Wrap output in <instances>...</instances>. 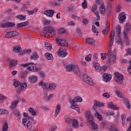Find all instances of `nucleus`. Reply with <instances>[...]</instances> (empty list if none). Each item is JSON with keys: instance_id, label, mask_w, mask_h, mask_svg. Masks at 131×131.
<instances>
[{"instance_id": "obj_9", "label": "nucleus", "mask_w": 131, "mask_h": 131, "mask_svg": "<svg viewBox=\"0 0 131 131\" xmlns=\"http://www.w3.org/2000/svg\"><path fill=\"white\" fill-rule=\"evenodd\" d=\"M38 85H39V86L42 87L43 91H49V83H46L43 81H41V82H39Z\"/></svg>"}, {"instance_id": "obj_60", "label": "nucleus", "mask_w": 131, "mask_h": 131, "mask_svg": "<svg viewBox=\"0 0 131 131\" xmlns=\"http://www.w3.org/2000/svg\"><path fill=\"white\" fill-rule=\"evenodd\" d=\"M88 3L86 2V0H84L83 2L82 6L84 9H86L88 8Z\"/></svg>"}, {"instance_id": "obj_10", "label": "nucleus", "mask_w": 131, "mask_h": 131, "mask_svg": "<svg viewBox=\"0 0 131 131\" xmlns=\"http://www.w3.org/2000/svg\"><path fill=\"white\" fill-rule=\"evenodd\" d=\"M109 31H110V23L107 21L105 24V28L102 30V33L104 34V35H106L108 34Z\"/></svg>"}, {"instance_id": "obj_24", "label": "nucleus", "mask_w": 131, "mask_h": 131, "mask_svg": "<svg viewBox=\"0 0 131 131\" xmlns=\"http://www.w3.org/2000/svg\"><path fill=\"white\" fill-rule=\"evenodd\" d=\"M128 34L126 33L125 32L123 33V38L124 39V41L127 46L129 45V39H128V37H127Z\"/></svg>"}, {"instance_id": "obj_44", "label": "nucleus", "mask_w": 131, "mask_h": 131, "mask_svg": "<svg viewBox=\"0 0 131 131\" xmlns=\"http://www.w3.org/2000/svg\"><path fill=\"white\" fill-rule=\"evenodd\" d=\"M126 117V116L125 115V114H123L121 116V119H122V124L124 125V123H125V118Z\"/></svg>"}, {"instance_id": "obj_1", "label": "nucleus", "mask_w": 131, "mask_h": 131, "mask_svg": "<svg viewBox=\"0 0 131 131\" xmlns=\"http://www.w3.org/2000/svg\"><path fill=\"white\" fill-rule=\"evenodd\" d=\"M13 85L15 88H18V90L16 91L17 94H21V91L23 90H26L27 88V83H22L17 80H13Z\"/></svg>"}, {"instance_id": "obj_11", "label": "nucleus", "mask_w": 131, "mask_h": 131, "mask_svg": "<svg viewBox=\"0 0 131 131\" xmlns=\"http://www.w3.org/2000/svg\"><path fill=\"white\" fill-rule=\"evenodd\" d=\"M102 76H103V80L105 82H109V81L111 80V78H112V76L107 73H104Z\"/></svg>"}, {"instance_id": "obj_6", "label": "nucleus", "mask_w": 131, "mask_h": 131, "mask_svg": "<svg viewBox=\"0 0 131 131\" xmlns=\"http://www.w3.org/2000/svg\"><path fill=\"white\" fill-rule=\"evenodd\" d=\"M20 35V33L16 31H13L7 32L5 36V38H12V37H16Z\"/></svg>"}, {"instance_id": "obj_34", "label": "nucleus", "mask_w": 131, "mask_h": 131, "mask_svg": "<svg viewBox=\"0 0 131 131\" xmlns=\"http://www.w3.org/2000/svg\"><path fill=\"white\" fill-rule=\"evenodd\" d=\"M21 50H22V48L20 46H15L13 47V52L14 53H19Z\"/></svg>"}, {"instance_id": "obj_23", "label": "nucleus", "mask_w": 131, "mask_h": 131, "mask_svg": "<svg viewBox=\"0 0 131 131\" xmlns=\"http://www.w3.org/2000/svg\"><path fill=\"white\" fill-rule=\"evenodd\" d=\"M72 127H75V128H78L79 127V124H78V121L76 119H74L73 122H72Z\"/></svg>"}, {"instance_id": "obj_52", "label": "nucleus", "mask_w": 131, "mask_h": 131, "mask_svg": "<svg viewBox=\"0 0 131 131\" xmlns=\"http://www.w3.org/2000/svg\"><path fill=\"white\" fill-rule=\"evenodd\" d=\"M31 53V50L28 49L26 50H24L23 52H21V55H25V54H29Z\"/></svg>"}, {"instance_id": "obj_59", "label": "nucleus", "mask_w": 131, "mask_h": 131, "mask_svg": "<svg viewBox=\"0 0 131 131\" xmlns=\"http://www.w3.org/2000/svg\"><path fill=\"white\" fill-rule=\"evenodd\" d=\"M92 31L94 33H99V32H98V29L96 28V27L95 26V25L92 26Z\"/></svg>"}, {"instance_id": "obj_12", "label": "nucleus", "mask_w": 131, "mask_h": 131, "mask_svg": "<svg viewBox=\"0 0 131 131\" xmlns=\"http://www.w3.org/2000/svg\"><path fill=\"white\" fill-rule=\"evenodd\" d=\"M17 64H18V61L16 59H12L9 60V68L10 69L14 68L17 66Z\"/></svg>"}, {"instance_id": "obj_53", "label": "nucleus", "mask_w": 131, "mask_h": 131, "mask_svg": "<svg viewBox=\"0 0 131 131\" xmlns=\"http://www.w3.org/2000/svg\"><path fill=\"white\" fill-rule=\"evenodd\" d=\"M26 75H27V74H26V73L25 72H20V77H21V78H23L24 77H26Z\"/></svg>"}, {"instance_id": "obj_26", "label": "nucleus", "mask_w": 131, "mask_h": 131, "mask_svg": "<svg viewBox=\"0 0 131 131\" xmlns=\"http://www.w3.org/2000/svg\"><path fill=\"white\" fill-rule=\"evenodd\" d=\"M18 103H19V100H16L11 102V105L10 106V108H11V109H15V108L17 107V105H18Z\"/></svg>"}, {"instance_id": "obj_20", "label": "nucleus", "mask_w": 131, "mask_h": 131, "mask_svg": "<svg viewBox=\"0 0 131 131\" xmlns=\"http://www.w3.org/2000/svg\"><path fill=\"white\" fill-rule=\"evenodd\" d=\"M28 6H30V2H26L21 7V11H26L28 9Z\"/></svg>"}, {"instance_id": "obj_50", "label": "nucleus", "mask_w": 131, "mask_h": 131, "mask_svg": "<svg viewBox=\"0 0 131 131\" xmlns=\"http://www.w3.org/2000/svg\"><path fill=\"white\" fill-rule=\"evenodd\" d=\"M8 128H9V126L8 125V123H5L3 126V131H8Z\"/></svg>"}, {"instance_id": "obj_38", "label": "nucleus", "mask_w": 131, "mask_h": 131, "mask_svg": "<svg viewBox=\"0 0 131 131\" xmlns=\"http://www.w3.org/2000/svg\"><path fill=\"white\" fill-rule=\"evenodd\" d=\"M124 103L125 105H126L127 109H129L130 108V104L129 103V101L127 100L126 99H124Z\"/></svg>"}, {"instance_id": "obj_61", "label": "nucleus", "mask_w": 131, "mask_h": 131, "mask_svg": "<svg viewBox=\"0 0 131 131\" xmlns=\"http://www.w3.org/2000/svg\"><path fill=\"white\" fill-rule=\"evenodd\" d=\"M101 59L102 60H105V59H106L107 58V53H105V54H103V53H101Z\"/></svg>"}, {"instance_id": "obj_58", "label": "nucleus", "mask_w": 131, "mask_h": 131, "mask_svg": "<svg viewBox=\"0 0 131 131\" xmlns=\"http://www.w3.org/2000/svg\"><path fill=\"white\" fill-rule=\"evenodd\" d=\"M73 121L71 118H68L66 119V122H67V123H69V124H71Z\"/></svg>"}, {"instance_id": "obj_15", "label": "nucleus", "mask_w": 131, "mask_h": 131, "mask_svg": "<svg viewBox=\"0 0 131 131\" xmlns=\"http://www.w3.org/2000/svg\"><path fill=\"white\" fill-rule=\"evenodd\" d=\"M86 116H87L89 123L91 121H93L94 116H93V115H92L90 111H87L86 112Z\"/></svg>"}, {"instance_id": "obj_41", "label": "nucleus", "mask_w": 131, "mask_h": 131, "mask_svg": "<svg viewBox=\"0 0 131 131\" xmlns=\"http://www.w3.org/2000/svg\"><path fill=\"white\" fill-rule=\"evenodd\" d=\"M115 93L116 94V95H117L118 97H119V98H123V95H122V93L120 91L116 90L115 91Z\"/></svg>"}, {"instance_id": "obj_45", "label": "nucleus", "mask_w": 131, "mask_h": 131, "mask_svg": "<svg viewBox=\"0 0 131 131\" xmlns=\"http://www.w3.org/2000/svg\"><path fill=\"white\" fill-rule=\"evenodd\" d=\"M45 47L46 50H48V51H51V50H52V45L50 43L45 44Z\"/></svg>"}, {"instance_id": "obj_35", "label": "nucleus", "mask_w": 131, "mask_h": 131, "mask_svg": "<svg viewBox=\"0 0 131 131\" xmlns=\"http://www.w3.org/2000/svg\"><path fill=\"white\" fill-rule=\"evenodd\" d=\"M3 114H5L7 115L9 114V111L4 108H0V115H3Z\"/></svg>"}, {"instance_id": "obj_37", "label": "nucleus", "mask_w": 131, "mask_h": 131, "mask_svg": "<svg viewBox=\"0 0 131 131\" xmlns=\"http://www.w3.org/2000/svg\"><path fill=\"white\" fill-rule=\"evenodd\" d=\"M111 60L113 63H115L116 62V54L115 53L113 54L112 58H110L108 59L109 62H110Z\"/></svg>"}, {"instance_id": "obj_63", "label": "nucleus", "mask_w": 131, "mask_h": 131, "mask_svg": "<svg viewBox=\"0 0 131 131\" xmlns=\"http://www.w3.org/2000/svg\"><path fill=\"white\" fill-rule=\"evenodd\" d=\"M69 12H71V13H73V11H74V7L70 6L68 7Z\"/></svg>"}, {"instance_id": "obj_57", "label": "nucleus", "mask_w": 131, "mask_h": 131, "mask_svg": "<svg viewBox=\"0 0 131 131\" xmlns=\"http://www.w3.org/2000/svg\"><path fill=\"white\" fill-rule=\"evenodd\" d=\"M88 23H89V19L85 18H83L82 19L83 25H86Z\"/></svg>"}, {"instance_id": "obj_64", "label": "nucleus", "mask_w": 131, "mask_h": 131, "mask_svg": "<svg viewBox=\"0 0 131 131\" xmlns=\"http://www.w3.org/2000/svg\"><path fill=\"white\" fill-rule=\"evenodd\" d=\"M96 17H97V21H100V19H101V17H100V15L99 14V12L98 11H96L95 13Z\"/></svg>"}, {"instance_id": "obj_33", "label": "nucleus", "mask_w": 131, "mask_h": 131, "mask_svg": "<svg viewBox=\"0 0 131 131\" xmlns=\"http://www.w3.org/2000/svg\"><path fill=\"white\" fill-rule=\"evenodd\" d=\"M28 111L32 114V115H33V116H35V115H36V112H35V110L33 109V107H30L28 109Z\"/></svg>"}, {"instance_id": "obj_39", "label": "nucleus", "mask_w": 131, "mask_h": 131, "mask_svg": "<svg viewBox=\"0 0 131 131\" xmlns=\"http://www.w3.org/2000/svg\"><path fill=\"white\" fill-rule=\"evenodd\" d=\"M37 11H38V9H37V8H35L32 11H28V15H33V14H34V13H36V12H37Z\"/></svg>"}, {"instance_id": "obj_32", "label": "nucleus", "mask_w": 131, "mask_h": 131, "mask_svg": "<svg viewBox=\"0 0 131 131\" xmlns=\"http://www.w3.org/2000/svg\"><path fill=\"white\" fill-rule=\"evenodd\" d=\"M108 108L113 109L114 110H118L119 108L116 105L113 104L112 103L108 104Z\"/></svg>"}, {"instance_id": "obj_27", "label": "nucleus", "mask_w": 131, "mask_h": 131, "mask_svg": "<svg viewBox=\"0 0 131 131\" xmlns=\"http://www.w3.org/2000/svg\"><path fill=\"white\" fill-rule=\"evenodd\" d=\"M46 59L47 60H53L54 57H53V55L51 53H47L45 54Z\"/></svg>"}, {"instance_id": "obj_7", "label": "nucleus", "mask_w": 131, "mask_h": 131, "mask_svg": "<svg viewBox=\"0 0 131 131\" xmlns=\"http://www.w3.org/2000/svg\"><path fill=\"white\" fill-rule=\"evenodd\" d=\"M83 79L85 83L89 84V85H94L93 80H92V78H91V77H90L87 74H84L83 75Z\"/></svg>"}, {"instance_id": "obj_5", "label": "nucleus", "mask_w": 131, "mask_h": 131, "mask_svg": "<svg viewBox=\"0 0 131 131\" xmlns=\"http://www.w3.org/2000/svg\"><path fill=\"white\" fill-rule=\"evenodd\" d=\"M23 123L27 129L31 130V128H32V123L30 122L29 119L23 118Z\"/></svg>"}, {"instance_id": "obj_28", "label": "nucleus", "mask_w": 131, "mask_h": 131, "mask_svg": "<svg viewBox=\"0 0 131 131\" xmlns=\"http://www.w3.org/2000/svg\"><path fill=\"white\" fill-rule=\"evenodd\" d=\"M56 88H57V85L55 83L49 84V90H50V91H54Z\"/></svg>"}, {"instance_id": "obj_54", "label": "nucleus", "mask_w": 131, "mask_h": 131, "mask_svg": "<svg viewBox=\"0 0 131 131\" xmlns=\"http://www.w3.org/2000/svg\"><path fill=\"white\" fill-rule=\"evenodd\" d=\"M29 65H34V63L33 62H31L29 63L21 64L20 66H21V67H27L28 66H29Z\"/></svg>"}, {"instance_id": "obj_17", "label": "nucleus", "mask_w": 131, "mask_h": 131, "mask_svg": "<svg viewBox=\"0 0 131 131\" xmlns=\"http://www.w3.org/2000/svg\"><path fill=\"white\" fill-rule=\"evenodd\" d=\"M94 104L93 106L94 109H96V107H104V104L102 103L101 102L97 101V100L94 101Z\"/></svg>"}, {"instance_id": "obj_18", "label": "nucleus", "mask_w": 131, "mask_h": 131, "mask_svg": "<svg viewBox=\"0 0 131 131\" xmlns=\"http://www.w3.org/2000/svg\"><path fill=\"white\" fill-rule=\"evenodd\" d=\"M59 55L60 58H65L67 56V52L66 51H62L61 48L59 49Z\"/></svg>"}, {"instance_id": "obj_2", "label": "nucleus", "mask_w": 131, "mask_h": 131, "mask_svg": "<svg viewBox=\"0 0 131 131\" xmlns=\"http://www.w3.org/2000/svg\"><path fill=\"white\" fill-rule=\"evenodd\" d=\"M66 69L68 72H71L74 71L76 74H77L79 76L80 75V71L78 66L74 64H70L66 66Z\"/></svg>"}, {"instance_id": "obj_49", "label": "nucleus", "mask_w": 131, "mask_h": 131, "mask_svg": "<svg viewBox=\"0 0 131 131\" xmlns=\"http://www.w3.org/2000/svg\"><path fill=\"white\" fill-rule=\"evenodd\" d=\"M32 70L35 72H37V71H40V68H38L37 67L32 66Z\"/></svg>"}, {"instance_id": "obj_13", "label": "nucleus", "mask_w": 131, "mask_h": 131, "mask_svg": "<svg viewBox=\"0 0 131 131\" xmlns=\"http://www.w3.org/2000/svg\"><path fill=\"white\" fill-rule=\"evenodd\" d=\"M126 19V16H125V13L122 12L119 15V20L120 23H123L124 20Z\"/></svg>"}, {"instance_id": "obj_43", "label": "nucleus", "mask_w": 131, "mask_h": 131, "mask_svg": "<svg viewBox=\"0 0 131 131\" xmlns=\"http://www.w3.org/2000/svg\"><path fill=\"white\" fill-rule=\"evenodd\" d=\"M51 7H56V6H59V3L57 2V1H52L50 3Z\"/></svg>"}, {"instance_id": "obj_19", "label": "nucleus", "mask_w": 131, "mask_h": 131, "mask_svg": "<svg viewBox=\"0 0 131 131\" xmlns=\"http://www.w3.org/2000/svg\"><path fill=\"white\" fill-rule=\"evenodd\" d=\"M60 111H61V105L60 104H58L55 109V112L54 114L55 117H57L58 115H59V113H60Z\"/></svg>"}, {"instance_id": "obj_55", "label": "nucleus", "mask_w": 131, "mask_h": 131, "mask_svg": "<svg viewBox=\"0 0 131 131\" xmlns=\"http://www.w3.org/2000/svg\"><path fill=\"white\" fill-rule=\"evenodd\" d=\"M65 29L64 28H60L58 29V33L59 34H63V33H65Z\"/></svg>"}, {"instance_id": "obj_16", "label": "nucleus", "mask_w": 131, "mask_h": 131, "mask_svg": "<svg viewBox=\"0 0 131 131\" xmlns=\"http://www.w3.org/2000/svg\"><path fill=\"white\" fill-rule=\"evenodd\" d=\"M29 82H30V83H35V82H36L38 80V78L37 77L33 75V76H30L29 77Z\"/></svg>"}, {"instance_id": "obj_4", "label": "nucleus", "mask_w": 131, "mask_h": 131, "mask_svg": "<svg viewBox=\"0 0 131 131\" xmlns=\"http://www.w3.org/2000/svg\"><path fill=\"white\" fill-rule=\"evenodd\" d=\"M82 98L79 96H77L75 97L73 100H71V99H69V102L70 104H72V105L71 107L72 109H76L77 107V105L74 104V103H77L79 102H82Z\"/></svg>"}, {"instance_id": "obj_25", "label": "nucleus", "mask_w": 131, "mask_h": 131, "mask_svg": "<svg viewBox=\"0 0 131 131\" xmlns=\"http://www.w3.org/2000/svg\"><path fill=\"white\" fill-rule=\"evenodd\" d=\"M131 29V26L130 24L129 23H126L125 26V30H124V32H125L126 33H128V32Z\"/></svg>"}, {"instance_id": "obj_56", "label": "nucleus", "mask_w": 131, "mask_h": 131, "mask_svg": "<svg viewBox=\"0 0 131 131\" xmlns=\"http://www.w3.org/2000/svg\"><path fill=\"white\" fill-rule=\"evenodd\" d=\"M92 59V55L91 54L88 55L86 57H85V60L87 62H90Z\"/></svg>"}, {"instance_id": "obj_8", "label": "nucleus", "mask_w": 131, "mask_h": 131, "mask_svg": "<svg viewBox=\"0 0 131 131\" xmlns=\"http://www.w3.org/2000/svg\"><path fill=\"white\" fill-rule=\"evenodd\" d=\"M56 42L57 45L61 46V47H67L68 46V42L66 39L57 38Z\"/></svg>"}, {"instance_id": "obj_42", "label": "nucleus", "mask_w": 131, "mask_h": 131, "mask_svg": "<svg viewBox=\"0 0 131 131\" xmlns=\"http://www.w3.org/2000/svg\"><path fill=\"white\" fill-rule=\"evenodd\" d=\"M94 67H95V70H101V67L99 63L95 62L94 63Z\"/></svg>"}, {"instance_id": "obj_40", "label": "nucleus", "mask_w": 131, "mask_h": 131, "mask_svg": "<svg viewBox=\"0 0 131 131\" xmlns=\"http://www.w3.org/2000/svg\"><path fill=\"white\" fill-rule=\"evenodd\" d=\"M116 41L119 45H120V46H122V40H121L120 35H118V37L116 38Z\"/></svg>"}, {"instance_id": "obj_22", "label": "nucleus", "mask_w": 131, "mask_h": 131, "mask_svg": "<svg viewBox=\"0 0 131 131\" xmlns=\"http://www.w3.org/2000/svg\"><path fill=\"white\" fill-rule=\"evenodd\" d=\"M100 12L102 15H103V16H105V14H106V7L104 4L101 5Z\"/></svg>"}, {"instance_id": "obj_3", "label": "nucleus", "mask_w": 131, "mask_h": 131, "mask_svg": "<svg viewBox=\"0 0 131 131\" xmlns=\"http://www.w3.org/2000/svg\"><path fill=\"white\" fill-rule=\"evenodd\" d=\"M44 32L43 34L45 37H47L48 38H51V37H53L55 36L54 35H52L51 36L50 34H52V33H55V29L52 27H46L44 28Z\"/></svg>"}, {"instance_id": "obj_29", "label": "nucleus", "mask_w": 131, "mask_h": 131, "mask_svg": "<svg viewBox=\"0 0 131 131\" xmlns=\"http://www.w3.org/2000/svg\"><path fill=\"white\" fill-rule=\"evenodd\" d=\"M31 60H36V59H38V55L36 52L33 53L30 56Z\"/></svg>"}, {"instance_id": "obj_62", "label": "nucleus", "mask_w": 131, "mask_h": 131, "mask_svg": "<svg viewBox=\"0 0 131 131\" xmlns=\"http://www.w3.org/2000/svg\"><path fill=\"white\" fill-rule=\"evenodd\" d=\"M97 9H98V6L94 5L92 8L91 11L92 12H96V11H97Z\"/></svg>"}, {"instance_id": "obj_30", "label": "nucleus", "mask_w": 131, "mask_h": 131, "mask_svg": "<svg viewBox=\"0 0 131 131\" xmlns=\"http://www.w3.org/2000/svg\"><path fill=\"white\" fill-rule=\"evenodd\" d=\"M86 42L89 45H93L95 43V40L92 38H88L86 39Z\"/></svg>"}, {"instance_id": "obj_36", "label": "nucleus", "mask_w": 131, "mask_h": 131, "mask_svg": "<svg viewBox=\"0 0 131 131\" xmlns=\"http://www.w3.org/2000/svg\"><path fill=\"white\" fill-rule=\"evenodd\" d=\"M89 123L92 126V128L93 129H98V125H97V124L95 123V122H94V121H90Z\"/></svg>"}, {"instance_id": "obj_48", "label": "nucleus", "mask_w": 131, "mask_h": 131, "mask_svg": "<svg viewBox=\"0 0 131 131\" xmlns=\"http://www.w3.org/2000/svg\"><path fill=\"white\" fill-rule=\"evenodd\" d=\"M13 114L16 117H18V116H20V112H19V110H14L13 112Z\"/></svg>"}, {"instance_id": "obj_31", "label": "nucleus", "mask_w": 131, "mask_h": 131, "mask_svg": "<svg viewBox=\"0 0 131 131\" xmlns=\"http://www.w3.org/2000/svg\"><path fill=\"white\" fill-rule=\"evenodd\" d=\"M15 18L18 19V20H20V21H23V20H25L26 19V17L23 15H16Z\"/></svg>"}, {"instance_id": "obj_47", "label": "nucleus", "mask_w": 131, "mask_h": 131, "mask_svg": "<svg viewBox=\"0 0 131 131\" xmlns=\"http://www.w3.org/2000/svg\"><path fill=\"white\" fill-rule=\"evenodd\" d=\"M95 116L97 118V119H99V120H102V115H101L99 113L96 112L95 114Z\"/></svg>"}, {"instance_id": "obj_21", "label": "nucleus", "mask_w": 131, "mask_h": 131, "mask_svg": "<svg viewBox=\"0 0 131 131\" xmlns=\"http://www.w3.org/2000/svg\"><path fill=\"white\" fill-rule=\"evenodd\" d=\"M114 75L115 78H117L118 80H123V75H121V74L118 72H116L114 73Z\"/></svg>"}, {"instance_id": "obj_46", "label": "nucleus", "mask_w": 131, "mask_h": 131, "mask_svg": "<svg viewBox=\"0 0 131 131\" xmlns=\"http://www.w3.org/2000/svg\"><path fill=\"white\" fill-rule=\"evenodd\" d=\"M110 131H118L117 127L115 125H112L110 126Z\"/></svg>"}, {"instance_id": "obj_14", "label": "nucleus", "mask_w": 131, "mask_h": 131, "mask_svg": "<svg viewBox=\"0 0 131 131\" xmlns=\"http://www.w3.org/2000/svg\"><path fill=\"white\" fill-rule=\"evenodd\" d=\"M54 14H55V11L53 10H47L44 11V14L48 17H52L54 16Z\"/></svg>"}, {"instance_id": "obj_51", "label": "nucleus", "mask_w": 131, "mask_h": 131, "mask_svg": "<svg viewBox=\"0 0 131 131\" xmlns=\"http://www.w3.org/2000/svg\"><path fill=\"white\" fill-rule=\"evenodd\" d=\"M116 31L118 33L117 34H120L121 33V27L118 25L117 27Z\"/></svg>"}]
</instances>
